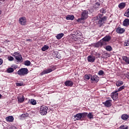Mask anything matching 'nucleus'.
<instances>
[{"label": "nucleus", "mask_w": 129, "mask_h": 129, "mask_svg": "<svg viewBox=\"0 0 129 129\" xmlns=\"http://www.w3.org/2000/svg\"><path fill=\"white\" fill-rule=\"evenodd\" d=\"M1 14H2V11H0V15H1Z\"/></svg>", "instance_id": "48"}, {"label": "nucleus", "mask_w": 129, "mask_h": 129, "mask_svg": "<svg viewBox=\"0 0 129 129\" xmlns=\"http://www.w3.org/2000/svg\"><path fill=\"white\" fill-rule=\"evenodd\" d=\"M13 56L15 57L17 61H22L23 60V57H22V55L20 54V53L18 52H15L13 53Z\"/></svg>", "instance_id": "7"}, {"label": "nucleus", "mask_w": 129, "mask_h": 129, "mask_svg": "<svg viewBox=\"0 0 129 129\" xmlns=\"http://www.w3.org/2000/svg\"><path fill=\"white\" fill-rule=\"evenodd\" d=\"M15 68H17V67H16Z\"/></svg>", "instance_id": "50"}, {"label": "nucleus", "mask_w": 129, "mask_h": 129, "mask_svg": "<svg viewBox=\"0 0 129 129\" xmlns=\"http://www.w3.org/2000/svg\"><path fill=\"white\" fill-rule=\"evenodd\" d=\"M62 37H64V33H59L56 36V38L57 40H61Z\"/></svg>", "instance_id": "21"}, {"label": "nucleus", "mask_w": 129, "mask_h": 129, "mask_svg": "<svg viewBox=\"0 0 129 129\" xmlns=\"http://www.w3.org/2000/svg\"><path fill=\"white\" fill-rule=\"evenodd\" d=\"M111 100H108L103 103V104H104L106 107H110V106H111Z\"/></svg>", "instance_id": "15"}, {"label": "nucleus", "mask_w": 129, "mask_h": 129, "mask_svg": "<svg viewBox=\"0 0 129 129\" xmlns=\"http://www.w3.org/2000/svg\"><path fill=\"white\" fill-rule=\"evenodd\" d=\"M91 80L93 82L97 83L98 81H99V78L98 77V76H97L96 75H93V76H91Z\"/></svg>", "instance_id": "9"}, {"label": "nucleus", "mask_w": 129, "mask_h": 129, "mask_svg": "<svg viewBox=\"0 0 129 129\" xmlns=\"http://www.w3.org/2000/svg\"><path fill=\"white\" fill-rule=\"evenodd\" d=\"M84 78L86 80H89V79H90V76H88V75H85Z\"/></svg>", "instance_id": "37"}, {"label": "nucleus", "mask_w": 129, "mask_h": 129, "mask_svg": "<svg viewBox=\"0 0 129 129\" xmlns=\"http://www.w3.org/2000/svg\"><path fill=\"white\" fill-rule=\"evenodd\" d=\"M18 102H20V103H22V102H24L25 101V99L24 98V96H22V97H19L17 98Z\"/></svg>", "instance_id": "24"}, {"label": "nucleus", "mask_w": 129, "mask_h": 129, "mask_svg": "<svg viewBox=\"0 0 129 129\" xmlns=\"http://www.w3.org/2000/svg\"><path fill=\"white\" fill-rule=\"evenodd\" d=\"M30 104L32 105H36L37 104V101L35 99H31L29 101Z\"/></svg>", "instance_id": "26"}, {"label": "nucleus", "mask_w": 129, "mask_h": 129, "mask_svg": "<svg viewBox=\"0 0 129 129\" xmlns=\"http://www.w3.org/2000/svg\"><path fill=\"white\" fill-rule=\"evenodd\" d=\"M19 24L22 26H25L27 24V19L25 17H21L19 20Z\"/></svg>", "instance_id": "8"}, {"label": "nucleus", "mask_w": 129, "mask_h": 129, "mask_svg": "<svg viewBox=\"0 0 129 129\" xmlns=\"http://www.w3.org/2000/svg\"><path fill=\"white\" fill-rule=\"evenodd\" d=\"M24 64L26 66H30V65H31V61L29 60H26L24 62Z\"/></svg>", "instance_id": "32"}, {"label": "nucleus", "mask_w": 129, "mask_h": 129, "mask_svg": "<svg viewBox=\"0 0 129 129\" xmlns=\"http://www.w3.org/2000/svg\"><path fill=\"white\" fill-rule=\"evenodd\" d=\"M101 5H100V2H97V0H96V2L94 5L93 8L94 9H99L100 8Z\"/></svg>", "instance_id": "18"}, {"label": "nucleus", "mask_w": 129, "mask_h": 129, "mask_svg": "<svg viewBox=\"0 0 129 129\" xmlns=\"http://www.w3.org/2000/svg\"><path fill=\"white\" fill-rule=\"evenodd\" d=\"M73 82L72 81L68 80L64 82V85L68 87H72L73 86Z\"/></svg>", "instance_id": "13"}, {"label": "nucleus", "mask_w": 129, "mask_h": 129, "mask_svg": "<svg viewBox=\"0 0 129 129\" xmlns=\"http://www.w3.org/2000/svg\"><path fill=\"white\" fill-rule=\"evenodd\" d=\"M124 86H122L120 87L117 90H116V92H119V91H121L123 89H124Z\"/></svg>", "instance_id": "33"}, {"label": "nucleus", "mask_w": 129, "mask_h": 129, "mask_svg": "<svg viewBox=\"0 0 129 129\" xmlns=\"http://www.w3.org/2000/svg\"><path fill=\"white\" fill-rule=\"evenodd\" d=\"M126 77L129 79V73H127L126 74Z\"/></svg>", "instance_id": "42"}, {"label": "nucleus", "mask_w": 129, "mask_h": 129, "mask_svg": "<svg viewBox=\"0 0 129 129\" xmlns=\"http://www.w3.org/2000/svg\"><path fill=\"white\" fill-rule=\"evenodd\" d=\"M110 36H106L105 37H104L101 41H102L104 42V44H105V42H108V41H110Z\"/></svg>", "instance_id": "16"}, {"label": "nucleus", "mask_w": 129, "mask_h": 129, "mask_svg": "<svg viewBox=\"0 0 129 129\" xmlns=\"http://www.w3.org/2000/svg\"><path fill=\"white\" fill-rule=\"evenodd\" d=\"M28 73H29V71L27 68L20 69L17 72V74L19 75V76H25V75H27Z\"/></svg>", "instance_id": "4"}, {"label": "nucleus", "mask_w": 129, "mask_h": 129, "mask_svg": "<svg viewBox=\"0 0 129 129\" xmlns=\"http://www.w3.org/2000/svg\"><path fill=\"white\" fill-rule=\"evenodd\" d=\"M14 70L13 68H9L7 70V72L8 73H13V72H14Z\"/></svg>", "instance_id": "29"}, {"label": "nucleus", "mask_w": 129, "mask_h": 129, "mask_svg": "<svg viewBox=\"0 0 129 129\" xmlns=\"http://www.w3.org/2000/svg\"><path fill=\"white\" fill-rule=\"evenodd\" d=\"M105 48L106 50V51H108V52H110V51H112V47H111L110 45L106 46Z\"/></svg>", "instance_id": "27"}, {"label": "nucleus", "mask_w": 129, "mask_h": 129, "mask_svg": "<svg viewBox=\"0 0 129 129\" xmlns=\"http://www.w3.org/2000/svg\"><path fill=\"white\" fill-rule=\"evenodd\" d=\"M56 69V66H51L50 68L44 70L42 73L41 75H44V74H48V73H51L52 71H54Z\"/></svg>", "instance_id": "5"}, {"label": "nucleus", "mask_w": 129, "mask_h": 129, "mask_svg": "<svg viewBox=\"0 0 129 129\" xmlns=\"http://www.w3.org/2000/svg\"><path fill=\"white\" fill-rule=\"evenodd\" d=\"M88 61L90 62L91 63H93L95 61V56L93 55H89L87 57Z\"/></svg>", "instance_id": "12"}, {"label": "nucleus", "mask_w": 129, "mask_h": 129, "mask_svg": "<svg viewBox=\"0 0 129 129\" xmlns=\"http://www.w3.org/2000/svg\"><path fill=\"white\" fill-rule=\"evenodd\" d=\"M86 116H87V112L81 113L77 114L75 116V118H76L77 120H82L84 119Z\"/></svg>", "instance_id": "2"}, {"label": "nucleus", "mask_w": 129, "mask_h": 129, "mask_svg": "<svg viewBox=\"0 0 129 129\" xmlns=\"http://www.w3.org/2000/svg\"><path fill=\"white\" fill-rule=\"evenodd\" d=\"M0 2H5V0H0Z\"/></svg>", "instance_id": "46"}, {"label": "nucleus", "mask_w": 129, "mask_h": 129, "mask_svg": "<svg viewBox=\"0 0 129 129\" xmlns=\"http://www.w3.org/2000/svg\"><path fill=\"white\" fill-rule=\"evenodd\" d=\"M123 84V82L121 81H118L116 82V85L117 87H119V86H121Z\"/></svg>", "instance_id": "25"}, {"label": "nucleus", "mask_w": 129, "mask_h": 129, "mask_svg": "<svg viewBox=\"0 0 129 129\" xmlns=\"http://www.w3.org/2000/svg\"><path fill=\"white\" fill-rule=\"evenodd\" d=\"M76 36H77V38H78V39H79V38H80V37H81V33L79 32H77L76 34Z\"/></svg>", "instance_id": "35"}, {"label": "nucleus", "mask_w": 129, "mask_h": 129, "mask_svg": "<svg viewBox=\"0 0 129 129\" xmlns=\"http://www.w3.org/2000/svg\"><path fill=\"white\" fill-rule=\"evenodd\" d=\"M118 8L120 10H122V9H124L125 8V3H121L118 5Z\"/></svg>", "instance_id": "20"}, {"label": "nucleus", "mask_w": 129, "mask_h": 129, "mask_svg": "<svg viewBox=\"0 0 129 129\" xmlns=\"http://www.w3.org/2000/svg\"><path fill=\"white\" fill-rule=\"evenodd\" d=\"M2 97V94H0V98Z\"/></svg>", "instance_id": "49"}, {"label": "nucleus", "mask_w": 129, "mask_h": 129, "mask_svg": "<svg viewBox=\"0 0 129 129\" xmlns=\"http://www.w3.org/2000/svg\"><path fill=\"white\" fill-rule=\"evenodd\" d=\"M3 64V59L0 58V65Z\"/></svg>", "instance_id": "43"}, {"label": "nucleus", "mask_w": 129, "mask_h": 129, "mask_svg": "<svg viewBox=\"0 0 129 129\" xmlns=\"http://www.w3.org/2000/svg\"><path fill=\"white\" fill-rule=\"evenodd\" d=\"M22 116L25 117V114H22Z\"/></svg>", "instance_id": "47"}, {"label": "nucleus", "mask_w": 129, "mask_h": 129, "mask_svg": "<svg viewBox=\"0 0 129 129\" xmlns=\"http://www.w3.org/2000/svg\"><path fill=\"white\" fill-rule=\"evenodd\" d=\"M11 129H18V128H17V127L15 126H12Z\"/></svg>", "instance_id": "44"}, {"label": "nucleus", "mask_w": 129, "mask_h": 129, "mask_svg": "<svg viewBox=\"0 0 129 129\" xmlns=\"http://www.w3.org/2000/svg\"><path fill=\"white\" fill-rule=\"evenodd\" d=\"M6 121L9 122H13L14 121V117L13 116H9L6 117Z\"/></svg>", "instance_id": "17"}, {"label": "nucleus", "mask_w": 129, "mask_h": 129, "mask_svg": "<svg viewBox=\"0 0 129 129\" xmlns=\"http://www.w3.org/2000/svg\"><path fill=\"white\" fill-rule=\"evenodd\" d=\"M123 25L125 27H126V26H128L129 25V19H126L124 20L123 22Z\"/></svg>", "instance_id": "23"}, {"label": "nucleus", "mask_w": 129, "mask_h": 129, "mask_svg": "<svg viewBox=\"0 0 129 129\" xmlns=\"http://www.w3.org/2000/svg\"><path fill=\"white\" fill-rule=\"evenodd\" d=\"M116 32L118 34H123L124 32H125V29H124V28L118 27L116 29Z\"/></svg>", "instance_id": "14"}, {"label": "nucleus", "mask_w": 129, "mask_h": 129, "mask_svg": "<svg viewBox=\"0 0 129 129\" xmlns=\"http://www.w3.org/2000/svg\"><path fill=\"white\" fill-rule=\"evenodd\" d=\"M47 110H48V107L45 105H42L40 108V113L41 115H45L47 114Z\"/></svg>", "instance_id": "6"}, {"label": "nucleus", "mask_w": 129, "mask_h": 129, "mask_svg": "<svg viewBox=\"0 0 129 129\" xmlns=\"http://www.w3.org/2000/svg\"><path fill=\"white\" fill-rule=\"evenodd\" d=\"M104 44V42L100 40L99 42H98L97 43H96L94 44V46L96 47V48H99V47H102V46H103Z\"/></svg>", "instance_id": "11"}, {"label": "nucleus", "mask_w": 129, "mask_h": 129, "mask_svg": "<svg viewBox=\"0 0 129 129\" xmlns=\"http://www.w3.org/2000/svg\"><path fill=\"white\" fill-rule=\"evenodd\" d=\"M75 17L74 15H68L66 17V20H71V21H73L75 19Z\"/></svg>", "instance_id": "19"}, {"label": "nucleus", "mask_w": 129, "mask_h": 129, "mask_svg": "<svg viewBox=\"0 0 129 129\" xmlns=\"http://www.w3.org/2000/svg\"><path fill=\"white\" fill-rule=\"evenodd\" d=\"M72 38L75 41H77V40H78L77 36H76V34H73L72 35Z\"/></svg>", "instance_id": "34"}, {"label": "nucleus", "mask_w": 129, "mask_h": 129, "mask_svg": "<svg viewBox=\"0 0 129 129\" xmlns=\"http://www.w3.org/2000/svg\"><path fill=\"white\" fill-rule=\"evenodd\" d=\"M120 129H127L128 127L127 126H124V125H122L119 127Z\"/></svg>", "instance_id": "39"}, {"label": "nucleus", "mask_w": 129, "mask_h": 129, "mask_svg": "<svg viewBox=\"0 0 129 129\" xmlns=\"http://www.w3.org/2000/svg\"><path fill=\"white\" fill-rule=\"evenodd\" d=\"M8 59L9 61H13L14 60V57L12 56H9L8 57Z\"/></svg>", "instance_id": "40"}, {"label": "nucleus", "mask_w": 129, "mask_h": 129, "mask_svg": "<svg viewBox=\"0 0 129 129\" xmlns=\"http://www.w3.org/2000/svg\"><path fill=\"white\" fill-rule=\"evenodd\" d=\"M111 97L113 100H116V99L118 98V93H117V92H116V91H115V92H113L112 93Z\"/></svg>", "instance_id": "10"}, {"label": "nucleus", "mask_w": 129, "mask_h": 129, "mask_svg": "<svg viewBox=\"0 0 129 129\" xmlns=\"http://www.w3.org/2000/svg\"><path fill=\"white\" fill-rule=\"evenodd\" d=\"M26 41H27V42H29V41H31V39H26Z\"/></svg>", "instance_id": "45"}, {"label": "nucleus", "mask_w": 129, "mask_h": 129, "mask_svg": "<svg viewBox=\"0 0 129 129\" xmlns=\"http://www.w3.org/2000/svg\"><path fill=\"white\" fill-rule=\"evenodd\" d=\"M48 49H49V46L48 45H44L42 47L41 50L43 52H45V51H46V50H48Z\"/></svg>", "instance_id": "30"}, {"label": "nucleus", "mask_w": 129, "mask_h": 129, "mask_svg": "<svg viewBox=\"0 0 129 129\" xmlns=\"http://www.w3.org/2000/svg\"><path fill=\"white\" fill-rule=\"evenodd\" d=\"M88 18V11H84L82 13V17L78 19V23H82V21L86 20Z\"/></svg>", "instance_id": "3"}, {"label": "nucleus", "mask_w": 129, "mask_h": 129, "mask_svg": "<svg viewBox=\"0 0 129 129\" xmlns=\"http://www.w3.org/2000/svg\"><path fill=\"white\" fill-rule=\"evenodd\" d=\"M98 75H99V76H101L102 75H103V74H104V72H103V71L102 70H100L98 73Z\"/></svg>", "instance_id": "36"}, {"label": "nucleus", "mask_w": 129, "mask_h": 129, "mask_svg": "<svg viewBox=\"0 0 129 129\" xmlns=\"http://www.w3.org/2000/svg\"><path fill=\"white\" fill-rule=\"evenodd\" d=\"M123 60L127 63V64H129V57H127L125 56L122 57Z\"/></svg>", "instance_id": "28"}, {"label": "nucleus", "mask_w": 129, "mask_h": 129, "mask_svg": "<svg viewBox=\"0 0 129 129\" xmlns=\"http://www.w3.org/2000/svg\"><path fill=\"white\" fill-rule=\"evenodd\" d=\"M16 86H23L24 85V83H16Z\"/></svg>", "instance_id": "41"}, {"label": "nucleus", "mask_w": 129, "mask_h": 129, "mask_svg": "<svg viewBox=\"0 0 129 129\" xmlns=\"http://www.w3.org/2000/svg\"><path fill=\"white\" fill-rule=\"evenodd\" d=\"M94 20L96 24L98 25L99 27H101L105 23V21L107 20V17L106 16L103 17L102 14H98Z\"/></svg>", "instance_id": "1"}, {"label": "nucleus", "mask_w": 129, "mask_h": 129, "mask_svg": "<svg viewBox=\"0 0 129 129\" xmlns=\"http://www.w3.org/2000/svg\"><path fill=\"white\" fill-rule=\"evenodd\" d=\"M129 117L128 115L126 114H124L121 115V118L123 120H126Z\"/></svg>", "instance_id": "22"}, {"label": "nucleus", "mask_w": 129, "mask_h": 129, "mask_svg": "<svg viewBox=\"0 0 129 129\" xmlns=\"http://www.w3.org/2000/svg\"><path fill=\"white\" fill-rule=\"evenodd\" d=\"M88 118H90V119L91 118H93V113L92 112H89V113H87V114Z\"/></svg>", "instance_id": "31"}, {"label": "nucleus", "mask_w": 129, "mask_h": 129, "mask_svg": "<svg viewBox=\"0 0 129 129\" xmlns=\"http://www.w3.org/2000/svg\"><path fill=\"white\" fill-rule=\"evenodd\" d=\"M100 12L101 14H105L106 13V11L104 8H102L100 10Z\"/></svg>", "instance_id": "38"}]
</instances>
